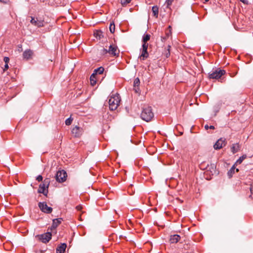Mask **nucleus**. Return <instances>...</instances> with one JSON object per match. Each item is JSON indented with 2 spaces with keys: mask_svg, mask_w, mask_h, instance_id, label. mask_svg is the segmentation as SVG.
Masks as SVG:
<instances>
[{
  "mask_svg": "<svg viewBox=\"0 0 253 253\" xmlns=\"http://www.w3.org/2000/svg\"><path fill=\"white\" fill-rule=\"evenodd\" d=\"M226 144L225 139L224 138L219 139L213 145V147L215 150H218L222 148Z\"/></svg>",
  "mask_w": 253,
  "mask_h": 253,
  "instance_id": "9b49d317",
  "label": "nucleus"
},
{
  "mask_svg": "<svg viewBox=\"0 0 253 253\" xmlns=\"http://www.w3.org/2000/svg\"><path fill=\"white\" fill-rule=\"evenodd\" d=\"M140 84V80L138 78H136L134 79L133 82V86L134 87H138Z\"/></svg>",
  "mask_w": 253,
  "mask_h": 253,
  "instance_id": "bb28decb",
  "label": "nucleus"
},
{
  "mask_svg": "<svg viewBox=\"0 0 253 253\" xmlns=\"http://www.w3.org/2000/svg\"><path fill=\"white\" fill-rule=\"evenodd\" d=\"M134 90L136 93H139L140 91V89L139 86L138 87H134Z\"/></svg>",
  "mask_w": 253,
  "mask_h": 253,
  "instance_id": "f704fd0d",
  "label": "nucleus"
},
{
  "mask_svg": "<svg viewBox=\"0 0 253 253\" xmlns=\"http://www.w3.org/2000/svg\"><path fill=\"white\" fill-rule=\"evenodd\" d=\"M37 180H38L39 182L42 181V175H39L37 176L36 178Z\"/></svg>",
  "mask_w": 253,
  "mask_h": 253,
  "instance_id": "72a5a7b5",
  "label": "nucleus"
},
{
  "mask_svg": "<svg viewBox=\"0 0 253 253\" xmlns=\"http://www.w3.org/2000/svg\"><path fill=\"white\" fill-rule=\"evenodd\" d=\"M247 158L246 155H243L241 157H240L236 162V164H240L242 163V162Z\"/></svg>",
  "mask_w": 253,
  "mask_h": 253,
  "instance_id": "b1692460",
  "label": "nucleus"
},
{
  "mask_svg": "<svg viewBox=\"0 0 253 253\" xmlns=\"http://www.w3.org/2000/svg\"><path fill=\"white\" fill-rule=\"evenodd\" d=\"M104 71V68L103 67H100L96 69H95L93 71V74L97 76V75L102 74Z\"/></svg>",
  "mask_w": 253,
  "mask_h": 253,
  "instance_id": "6ab92c4d",
  "label": "nucleus"
},
{
  "mask_svg": "<svg viewBox=\"0 0 253 253\" xmlns=\"http://www.w3.org/2000/svg\"><path fill=\"white\" fill-rule=\"evenodd\" d=\"M239 171V169H236V171L238 172Z\"/></svg>",
  "mask_w": 253,
  "mask_h": 253,
  "instance_id": "a18cd8bd",
  "label": "nucleus"
},
{
  "mask_svg": "<svg viewBox=\"0 0 253 253\" xmlns=\"http://www.w3.org/2000/svg\"><path fill=\"white\" fill-rule=\"evenodd\" d=\"M153 117L154 113L151 107L147 106L143 108L141 113V118L143 120L148 122L151 121Z\"/></svg>",
  "mask_w": 253,
  "mask_h": 253,
  "instance_id": "f03ea898",
  "label": "nucleus"
},
{
  "mask_svg": "<svg viewBox=\"0 0 253 253\" xmlns=\"http://www.w3.org/2000/svg\"><path fill=\"white\" fill-rule=\"evenodd\" d=\"M150 39V35L149 34L144 35L142 39L143 43H147V42L149 41Z\"/></svg>",
  "mask_w": 253,
  "mask_h": 253,
  "instance_id": "393cba45",
  "label": "nucleus"
},
{
  "mask_svg": "<svg viewBox=\"0 0 253 253\" xmlns=\"http://www.w3.org/2000/svg\"><path fill=\"white\" fill-rule=\"evenodd\" d=\"M206 169L207 171H210L212 175L216 173V166L214 164H208Z\"/></svg>",
  "mask_w": 253,
  "mask_h": 253,
  "instance_id": "2eb2a0df",
  "label": "nucleus"
},
{
  "mask_svg": "<svg viewBox=\"0 0 253 253\" xmlns=\"http://www.w3.org/2000/svg\"><path fill=\"white\" fill-rule=\"evenodd\" d=\"M152 10L153 13V15L158 17V13H159V8L157 6H153L152 8Z\"/></svg>",
  "mask_w": 253,
  "mask_h": 253,
  "instance_id": "412c9836",
  "label": "nucleus"
},
{
  "mask_svg": "<svg viewBox=\"0 0 253 253\" xmlns=\"http://www.w3.org/2000/svg\"><path fill=\"white\" fill-rule=\"evenodd\" d=\"M250 191L252 194H253V186L250 188Z\"/></svg>",
  "mask_w": 253,
  "mask_h": 253,
  "instance_id": "79ce46f5",
  "label": "nucleus"
},
{
  "mask_svg": "<svg viewBox=\"0 0 253 253\" xmlns=\"http://www.w3.org/2000/svg\"><path fill=\"white\" fill-rule=\"evenodd\" d=\"M38 206L40 210L46 213H50L52 211V208L48 207L46 202H40Z\"/></svg>",
  "mask_w": 253,
  "mask_h": 253,
  "instance_id": "423d86ee",
  "label": "nucleus"
},
{
  "mask_svg": "<svg viewBox=\"0 0 253 253\" xmlns=\"http://www.w3.org/2000/svg\"><path fill=\"white\" fill-rule=\"evenodd\" d=\"M121 98L118 94L112 95L109 99L108 103L111 110H115L120 105Z\"/></svg>",
  "mask_w": 253,
  "mask_h": 253,
  "instance_id": "f257e3e1",
  "label": "nucleus"
},
{
  "mask_svg": "<svg viewBox=\"0 0 253 253\" xmlns=\"http://www.w3.org/2000/svg\"><path fill=\"white\" fill-rule=\"evenodd\" d=\"M3 61L5 64H8L9 61V58L8 57H4L3 58Z\"/></svg>",
  "mask_w": 253,
  "mask_h": 253,
  "instance_id": "473e14b6",
  "label": "nucleus"
},
{
  "mask_svg": "<svg viewBox=\"0 0 253 253\" xmlns=\"http://www.w3.org/2000/svg\"><path fill=\"white\" fill-rule=\"evenodd\" d=\"M148 46V43H143L142 44V49L141 51V54L140 55V58L142 60H145L147 58H148L149 56V54L147 52V48Z\"/></svg>",
  "mask_w": 253,
  "mask_h": 253,
  "instance_id": "9d476101",
  "label": "nucleus"
},
{
  "mask_svg": "<svg viewBox=\"0 0 253 253\" xmlns=\"http://www.w3.org/2000/svg\"><path fill=\"white\" fill-rule=\"evenodd\" d=\"M90 81L91 84L94 85L96 83V76L92 73L90 77Z\"/></svg>",
  "mask_w": 253,
  "mask_h": 253,
  "instance_id": "aec40b11",
  "label": "nucleus"
},
{
  "mask_svg": "<svg viewBox=\"0 0 253 253\" xmlns=\"http://www.w3.org/2000/svg\"><path fill=\"white\" fill-rule=\"evenodd\" d=\"M62 221H63V219L62 218L54 219L52 220L51 230H52L53 229H55L61 223Z\"/></svg>",
  "mask_w": 253,
  "mask_h": 253,
  "instance_id": "ddd939ff",
  "label": "nucleus"
},
{
  "mask_svg": "<svg viewBox=\"0 0 253 253\" xmlns=\"http://www.w3.org/2000/svg\"><path fill=\"white\" fill-rule=\"evenodd\" d=\"M94 35L96 38H98L99 39L103 37V32L101 30H97L95 32H94Z\"/></svg>",
  "mask_w": 253,
  "mask_h": 253,
  "instance_id": "5701e85b",
  "label": "nucleus"
},
{
  "mask_svg": "<svg viewBox=\"0 0 253 253\" xmlns=\"http://www.w3.org/2000/svg\"><path fill=\"white\" fill-rule=\"evenodd\" d=\"M240 149V146L239 143L233 144L231 147V151L233 154L238 152Z\"/></svg>",
  "mask_w": 253,
  "mask_h": 253,
  "instance_id": "a211bd4d",
  "label": "nucleus"
},
{
  "mask_svg": "<svg viewBox=\"0 0 253 253\" xmlns=\"http://www.w3.org/2000/svg\"><path fill=\"white\" fill-rule=\"evenodd\" d=\"M67 174L64 170H59L55 175V179L58 182L62 183L66 181Z\"/></svg>",
  "mask_w": 253,
  "mask_h": 253,
  "instance_id": "39448f33",
  "label": "nucleus"
},
{
  "mask_svg": "<svg viewBox=\"0 0 253 253\" xmlns=\"http://www.w3.org/2000/svg\"><path fill=\"white\" fill-rule=\"evenodd\" d=\"M103 53H108V50L105 49V48H103Z\"/></svg>",
  "mask_w": 253,
  "mask_h": 253,
  "instance_id": "58836bf2",
  "label": "nucleus"
},
{
  "mask_svg": "<svg viewBox=\"0 0 253 253\" xmlns=\"http://www.w3.org/2000/svg\"><path fill=\"white\" fill-rule=\"evenodd\" d=\"M33 55V52L30 49L26 50L23 53V57L24 59L26 60L30 59L32 58Z\"/></svg>",
  "mask_w": 253,
  "mask_h": 253,
  "instance_id": "4468645a",
  "label": "nucleus"
},
{
  "mask_svg": "<svg viewBox=\"0 0 253 253\" xmlns=\"http://www.w3.org/2000/svg\"><path fill=\"white\" fill-rule=\"evenodd\" d=\"M181 237L177 234L171 235L169 238V242L171 244L177 243L180 239Z\"/></svg>",
  "mask_w": 253,
  "mask_h": 253,
  "instance_id": "dca6fc26",
  "label": "nucleus"
},
{
  "mask_svg": "<svg viewBox=\"0 0 253 253\" xmlns=\"http://www.w3.org/2000/svg\"><path fill=\"white\" fill-rule=\"evenodd\" d=\"M170 34V32H169V33H166V37L167 38H169V36Z\"/></svg>",
  "mask_w": 253,
  "mask_h": 253,
  "instance_id": "a19ab883",
  "label": "nucleus"
},
{
  "mask_svg": "<svg viewBox=\"0 0 253 253\" xmlns=\"http://www.w3.org/2000/svg\"><path fill=\"white\" fill-rule=\"evenodd\" d=\"M31 23L39 28L44 26V21L42 19H39L38 18L31 17Z\"/></svg>",
  "mask_w": 253,
  "mask_h": 253,
  "instance_id": "0eeeda50",
  "label": "nucleus"
},
{
  "mask_svg": "<svg viewBox=\"0 0 253 253\" xmlns=\"http://www.w3.org/2000/svg\"><path fill=\"white\" fill-rule=\"evenodd\" d=\"M83 128L77 126L74 127L72 129V133L75 137H80L83 133Z\"/></svg>",
  "mask_w": 253,
  "mask_h": 253,
  "instance_id": "6e6552de",
  "label": "nucleus"
},
{
  "mask_svg": "<svg viewBox=\"0 0 253 253\" xmlns=\"http://www.w3.org/2000/svg\"><path fill=\"white\" fill-rule=\"evenodd\" d=\"M235 164H234L230 170L228 171L227 174L229 178H231L233 174L235 173Z\"/></svg>",
  "mask_w": 253,
  "mask_h": 253,
  "instance_id": "4be33fe9",
  "label": "nucleus"
},
{
  "mask_svg": "<svg viewBox=\"0 0 253 253\" xmlns=\"http://www.w3.org/2000/svg\"><path fill=\"white\" fill-rule=\"evenodd\" d=\"M76 209L80 211V210H81L82 209V207L81 206H78L76 207Z\"/></svg>",
  "mask_w": 253,
  "mask_h": 253,
  "instance_id": "ea45409f",
  "label": "nucleus"
},
{
  "mask_svg": "<svg viewBox=\"0 0 253 253\" xmlns=\"http://www.w3.org/2000/svg\"><path fill=\"white\" fill-rule=\"evenodd\" d=\"M167 39L168 38L166 36L164 37H161V40L163 42H165L167 40Z\"/></svg>",
  "mask_w": 253,
  "mask_h": 253,
  "instance_id": "4c0bfd02",
  "label": "nucleus"
},
{
  "mask_svg": "<svg viewBox=\"0 0 253 253\" xmlns=\"http://www.w3.org/2000/svg\"><path fill=\"white\" fill-rule=\"evenodd\" d=\"M131 0H120L121 3L123 6L126 5L129 3Z\"/></svg>",
  "mask_w": 253,
  "mask_h": 253,
  "instance_id": "c85d7f7f",
  "label": "nucleus"
},
{
  "mask_svg": "<svg viewBox=\"0 0 253 253\" xmlns=\"http://www.w3.org/2000/svg\"><path fill=\"white\" fill-rule=\"evenodd\" d=\"M67 247L66 244L62 243L56 248V253H64Z\"/></svg>",
  "mask_w": 253,
  "mask_h": 253,
  "instance_id": "f3484780",
  "label": "nucleus"
},
{
  "mask_svg": "<svg viewBox=\"0 0 253 253\" xmlns=\"http://www.w3.org/2000/svg\"><path fill=\"white\" fill-rule=\"evenodd\" d=\"M73 121V119L71 118V117H70L68 119H67L65 121V124L67 126H69L72 124V122Z\"/></svg>",
  "mask_w": 253,
  "mask_h": 253,
  "instance_id": "cd10ccee",
  "label": "nucleus"
},
{
  "mask_svg": "<svg viewBox=\"0 0 253 253\" xmlns=\"http://www.w3.org/2000/svg\"><path fill=\"white\" fill-rule=\"evenodd\" d=\"M51 234L50 232L38 235L39 239L43 243H46L51 239Z\"/></svg>",
  "mask_w": 253,
  "mask_h": 253,
  "instance_id": "1a4fd4ad",
  "label": "nucleus"
},
{
  "mask_svg": "<svg viewBox=\"0 0 253 253\" xmlns=\"http://www.w3.org/2000/svg\"><path fill=\"white\" fill-rule=\"evenodd\" d=\"M110 31L111 33H114L115 31V25L113 22H111L109 27Z\"/></svg>",
  "mask_w": 253,
  "mask_h": 253,
  "instance_id": "a878e982",
  "label": "nucleus"
},
{
  "mask_svg": "<svg viewBox=\"0 0 253 253\" xmlns=\"http://www.w3.org/2000/svg\"><path fill=\"white\" fill-rule=\"evenodd\" d=\"M224 70L217 69L209 73V78L211 79H219L225 74Z\"/></svg>",
  "mask_w": 253,
  "mask_h": 253,
  "instance_id": "20e7f679",
  "label": "nucleus"
},
{
  "mask_svg": "<svg viewBox=\"0 0 253 253\" xmlns=\"http://www.w3.org/2000/svg\"><path fill=\"white\" fill-rule=\"evenodd\" d=\"M240 1H241L242 2H243V3L245 4H248V0H240Z\"/></svg>",
  "mask_w": 253,
  "mask_h": 253,
  "instance_id": "c9c22d12",
  "label": "nucleus"
},
{
  "mask_svg": "<svg viewBox=\"0 0 253 253\" xmlns=\"http://www.w3.org/2000/svg\"><path fill=\"white\" fill-rule=\"evenodd\" d=\"M206 2L208 1L209 0H204Z\"/></svg>",
  "mask_w": 253,
  "mask_h": 253,
  "instance_id": "c03bdc74",
  "label": "nucleus"
},
{
  "mask_svg": "<svg viewBox=\"0 0 253 253\" xmlns=\"http://www.w3.org/2000/svg\"><path fill=\"white\" fill-rule=\"evenodd\" d=\"M0 1L4 3L6 2V0H0Z\"/></svg>",
  "mask_w": 253,
  "mask_h": 253,
  "instance_id": "37998d69",
  "label": "nucleus"
},
{
  "mask_svg": "<svg viewBox=\"0 0 253 253\" xmlns=\"http://www.w3.org/2000/svg\"><path fill=\"white\" fill-rule=\"evenodd\" d=\"M174 0H166V3L167 4V7L169 8L170 5H171Z\"/></svg>",
  "mask_w": 253,
  "mask_h": 253,
  "instance_id": "c756f323",
  "label": "nucleus"
},
{
  "mask_svg": "<svg viewBox=\"0 0 253 253\" xmlns=\"http://www.w3.org/2000/svg\"><path fill=\"white\" fill-rule=\"evenodd\" d=\"M108 53L113 56H116L119 54V51L116 45H110L109 47Z\"/></svg>",
  "mask_w": 253,
  "mask_h": 253,
  "instance_id": "f8f14e48",
  "label": "nucleus"
},
{
  "mask_svg": "<svg viewBox=\"0 0 253 253\" xmlns=\"http://www.w3.org/2000/svg\"><path fill=\"white\" fill-rule=\"evenodd\" d=\"M8 69V64H5V65H4V68L3 69V71H5Z\"/></svg>",
  "mask_w": 253,
  "mask_h": 253,
  "instance_id": "e433bc0d",
  "label": "nucleus"
},
{
  "mask_svg": "<svg viewBox=\"0 0 253 253\" xmlns=\"http://www.w3.org/2000/svg\"><path fill=\"white\" fill-rule=\"evenodd\" d=\"M50 180L49 178H45L43 183H41L38 189V193H42L45 196H47L48 193V188L49 185Z\"/></svg>",
  "mask_w": 253,
  "mask_h": 253,
  "instance_id": "7ed1b4c3",
  "label": "nucleus"
},
{
  "mask_svg": "<svg viewBox=\"0 0 253 253\" xmlns=\"http://www.w3.org/2000/svg\"><path fill=\"white\" fill-rule=\"evenodd\" d=\"M205 128L206 130H208L209 128L211 129H214L215 127L213 126H209L208 125H206L205 126Z\"/></svg>",
  "mask_w": 253,
  "mask_h": 253,
  "instance_id": "7c9ffc66",
  "label": "nucleus"
},
{
  "mask_svg": "<svg viewBox=\"0 0 253 253\" xmlns=\"http://www.w3.org/2000/svg\"><path fill=\"white\" fill-rule=\"evenodd\" d=\"M170 45H168V52L166 53V57L168 58L169 56L170 55Z\"/></svg>",
  "mask_w": 253,
  "mask_h": 253,
  "instance_id": "2f4dec72",
  "label": "nucleus"
}]
</instances>
